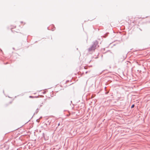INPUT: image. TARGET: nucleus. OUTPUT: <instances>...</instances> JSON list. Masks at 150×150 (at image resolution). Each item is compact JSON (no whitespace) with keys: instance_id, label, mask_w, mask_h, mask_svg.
<instances>
[{"instance_id":"nucleus-9","label":"nucleus","mask_w":150,"mask_h":150,"mask_svg":"<svg viewBox=\"0 0 150 150\" xmlns=\"http://www.w3.org/2000/svg\"><path fill=\"white\" fill-rule=\"evenodd\" d=\"M106 87H105V91H106V90H108L106 89Z\"/></svg>"},{"instance_id":"nucleus-4","label":"nucleus","mask_w":150,"mask_h":150,"mask_svg":"<svg viewBox=\"0 0 150 150\" xmlns=\"http://www.w3.org/2000/svg\"><path fill=\"white\" fill-rule=\"evenodd\" d=\"M96 48L93 46V45H92L91 47L88 48V51H91L92 50H94Z\"/></svg>"},{"instance_id":"nucleus-6","label":"nucleus","mask_w":150,"mask_h":150,"mask_svg":"<svg viewBox=\"0 0 150 150\" xmlns=\"http://www.w3.org/2000/svg\"><path fill=\"white\" fill-rule=\"evenodd\" d=\"M109 91L108 90H106V91H105V94H108L109 93Z\"/></svg>"},{"instance_id":"nucleus-10","label":"nucleus","mask_w":150,"mask_h":150,"mask_svg":"<svg viewBox=\"0 0 150 150\" xmlns=\"http://www.w3.org/2000/svg\"><path fill=\"white\" fill-rule=\"evenodd\" d=\"M76 108L77 107V105H76Z\"/></svg>"},{"instance_id":"nucleus-3","label":"nucleus","mask_w":150,"mask_h":150,"mask_svg":"<svg viewBox=\"0 0 150 150\" xmlns=\"http://www.w3.org/2000/svg\"><path fill=\"white\" fill-rule=\"evenodd\" d=\"M82 75L81 72H78L77 74H76V78H79Z\"/></svg>"},{"instance_id":"nucleus-1","label":"nucleus","mask_w":150,"mask_h":150,"mask_svg":"<svg viewBox=\"0 0 150 150\" xmlns=\"http://www.w3.org/2000/svg\"><path fill=\"white\" fill-rule=\"evenodd\" d=\"M76 119L79 118L80 119L81 118L80 111L78 109H76Z\"/></svg>"},{"instance_id":"nucleus-8","label":"nucleus","mask_w":150,"mask_h":150,"mask_svg":"<svg viewBox=\"0 0 150 150\" xmlns=\"http://www.w3.org/2000/svg\"><path fill=\"white\" fill-rule=\"evenodd\" d=\"M87 68V66H84V69H86Z\"/></svg>"},{"instance_id":"nucleus-11","label":"nucleus","mask_w":150,"mask_h":150,"mask_svg":"<svg viewBox=\"0 0 150 150\" xmlns=\"http://www.w3.org/2000/svg\"><path fill=\"white\" fill-rule=\"evenodd\" d=\"M88 71H86V74H87L88 73Z\"/></svg>"},{"instance_id":"nucleus-12","label":"nucleus","mask_w":150,"mask_h":150,"mask_svg":"<svg viewBox=\"0 0 150 150\" xmlns=\"http://www.w3.org/2000/svg\"><path fill=\"white\" fill-rule=\"evenodd\" d=\"M30 98H31V97H32V96H30Z\"/></svg>"},{"instance_id":"nucleus-7","label":"nucleus","mask_w":150,"mask_h":150,"mask_svg":"<svg viewBox=\"0 0 150 150\" xmlns=\"http://www.w3.org/2000/svg\"><path fill=\"white\" fill-rule=\"evenodd\" d=\"M134 104H133L132 105L131 107V108H134Z\"/></svg>"},{"instance_id":"nucleus-2","label":"nucleus","mask_w":150,"mask_h":150,"mask_svg":"<svg viewBox=\"0 0 150 150\" xmlns=\"http://www.w3.org/2000/svg\"><path fill=\"white\" fill-rule=\"evenodd\" d=\"M92 45H93V46L96 48V46L98 45V42L97 40H95V41L93 42Z\"/></svg>"},{"instance_id":"nucleus-5","label":"nucleus","mask_w":150,"mask_h":150,"mask_svg":"<svg viewBox=\"0 0 150 150\" xmlns=\"http://www.w3.org/2000/svg\"><path fill=\"white\" fill-rule=\"evenodd\" d=\"M126 55H125L124 56H123L122 57H121L120 58L122 59L121 60H124L126 57Z\"/></svg>"},{"instance_id":"nucleus-13","label":"nucleus","mask_w":150,"mask_h":150,"mask_svg":"<svg viewBox=\"0 0 150 150\" xmlns=\"http://www.w3.org/2000/svg\"><path fill=\"white\" fill-rule=\"evenodd\" d=\"M76 120L75 122H76Z\"/></svg>"}]
</instances>
